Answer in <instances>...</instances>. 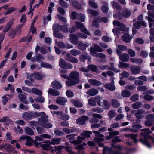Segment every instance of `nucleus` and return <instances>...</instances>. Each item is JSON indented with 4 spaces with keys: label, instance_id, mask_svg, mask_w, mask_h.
<instances>
[{
    "label": "nucleus",
    "instance_id": "5",
    "mask_svg": "<svg viewBox=\"0 0 154 154\" xmlns=\"http://www.w3.org/2000/svg\"><path fill=\"white\" fill-rule=\"evenodd\" d=\"M93 132L96 134V136L97 137L94 138V141L97 143L99 146L103 147V144L100 143V142L103 140L104 139L103 135L100 134L98 131H93Z\"/></svg>",
    "mask_w": 154,
    "mask_h": 154
},
{
    "label": "nucleus",
    "instance_id": "62",
    "mask_svg": "<svg viewBox=\"0 0 154 154\" xmlns=\"http://www.w3.org/2000/svg\"><path fill=\"white\" fill-rule=\"evenodd\" d=\"M116 114L113 110H111L109 112L108 116L110 118H112L115 116Z\"/></svg>",
    "mask_w": 154,
    "mask_h": 154
},
{
    "label": "nucleus",
    "instance_id": "2",
    "mask_svg": "<svg viewBox=\"0 0 154 154\" xmlns=\"http://www.w3.org/2000/svg\"><path fill=\"white\" fill-rule=\"evenodd\" d=\"M141 131L142 132L140 135L141 136H143L144 139L140 138L139 141L148 148H151L152 143H150V142L152 141L154 143V137H152L149 135L152 133V131L149 128L142 129L141 130Z\"/></svg>",
    "mask_w": 154,
    "mask_h": 154
},
{
    "label": "nucleus",
    "instance_id": "29",
    "mask_svg": "<svg viewBox=\"0 0 154 154\" xmlns=\"http://www.w3.org/2000/svg\"><path fill=\"white\" fill-rule=\"evenodd\" d=\"M94 99L97 102L98 105L100 106H103V104L101 101L102 100V98L99 96H97L94 97Z\"/></svg>",
    "mask_w": 154,
    "mask_h": 154
},
{
    "label": "nucleus",
    "instance_id": "20",
    "mask_svg": "<svg viewBox=\"0 0 154 154\" xmlns=\"http://www.w3.org/2000/svg\"><path fill=\"white\" fill-rule=\"evenodd\" d=\"M88 117L83 116L81 118L78 119V123L80 125H83L86 121L88 120Z\"/></svg>",
    "mask_w": 154,
    "mask_h": 154
},
{
    "label": "nucleus",
    "instance_id": "51",
    "mask_svg": "<svg viewBox=\"0 0 154 154\" xmlns=\"http://www.w3.org/2000/svg\"><path fill=\"white\" fill-rule=\"evenodd\" d=\"M68 26V24H67L64 25L62 26V29L61 30H62L65 33H67L69 32V29H68L67 27Z\"/></svg>",
    "mask_w": 154,
    "mask_h": 154
},
{
    "label": "nucleus",
    "instance_id": "42",
    "mask_svg": "<svg viewBox=\"0 0 154 154\" xmlns=\"http://www.w3.org/2000/svg\"><path fill=\"white\" fill-rule=\"evenodd\" d=\"M143 15L141 14L138 17V20L139 21V22L141 23V24L144 26H146V24L143 21Z\"/></svg>",
    "mask_w": 154,
    "mask_h": 154
},
{
    "label": "nucleus",
    "instance_id": "40",
    "mask_svg": "<svg viewBox=\"0 0 154 154\" xmlns=\"http://www.w3.org/2000/svg\"><path fill=\"white\" fill-rule=\"evenodd\" d=\"M33 75L35 79L38 80H41L42 79V75L40 73L38 72L34 73Z\"/></svg>",
    "mask_w": 154,
    "mask_h": 154
},
{
    "label": "nucleus",
    "instance_id": "32",
    "mask_svg": "<svg viewBox=\"0 0 154 154\" xmlns=\"http://www.w3.org/2000/svg\"><path fill=\"white\" fill-rule=\"evenodd\" d=\"M25 132L28 134L32 135L34 134V132L32 129L28 127H26L25 128Z\"/></svg>",
    "mask_w": 154,
    "mask_h": 154
},
{
    "label": "nucleus",
    "instance_id": "44",
    "mask_svg": "<svg viewBox=\"0 0 154 154\" xmlns=\"http://www.w3.org/2000/svg\"><path fill=\"white\" fill-rule=\"evenodd\" d=\"M91 111L97 113H101L103 111V110L100 107H95L91 109Z\"/></svg>",
    "mask_w": 154,
    "mask_h": 154
},
{
    "label": "nucleus",
    "instance_id": "63",
    "mask_svg": "<svg viewBox=\"0 0 154 154\" xmlns=\"http://www.w3.org/2000/svg\"><path fill=\"white\" fill-rule=\"evenodd\" d=\"M78 47L81 50H84L86 48V45L83 43H80L79 44Z\"/></svg>",
    "mask_w": 154,
    "mask_h": 154
},
{
    "label": "nucleus",
    "instance_id": "7",
    "mask_svg": "<svg viewBox=\"0 0 154 154\" xmlns=\"http://www.w3.org/2000/svg\"><path fill=\"white\" fill-rule=\"evenodd\" d=\"M48 116L44 112H41L40 117L38 119V123L42 126L46 122H48Z\"/></svg>",
    "mask_w": 154,
    "mask_h": 154
},
{
    "label": "nucleus",
    "instance_id": "61",
    "mask_svg": "<svg viewBox=\"0 0 154 154\" xmlns=\"http://www.w3.org/2000/svg\"><path fill=\"white\" fill-rule=\"evenodd\" d=\"M66 94L67 97L69 98L72 97L74 95L73 92L70 90H67L66 92Z\"/></svg>",
    "mask_w": 154,
    "mask_h": 154
},
{
    "label": "nucleus",
    "instance_id": "22",
    "mask_svg": "<svg viewBox=\"0 0 154 154\" xmlns=\"http://www.w3.org/2000/svg\"><path fill=\"white\" fill-rule=\"evenodd\" d=\"M70 41L72 43L76 45L77 44V35L74 34L70 35Z\"/></svg>",
    "mask_w": 154,
    "mask_h": 154
},
{
    "label": "nucleus",
    "instance_id": "9",
    "mask_svg": "<svg viewBox=\"0 0 154 154\" xmlns=\"http://www.w3.org/2000/svg\"><path fill=\"white\" fill-rule=\"evenodd\" d=\"M116 51L117 55L119 56V58L122 61L126 62L128 60L129 57L127 54L125 53L120 54L121 52L119 50L117 49Z\"/></svg>",
    "mask_w": 154,
    "mask_h": 154
},
{
    "label": "nucleus",
    "instance_id": "52",
    "mask_svg": "<svg viewBox=\"0 0 154 154\" xmlns=\"http://www.w3.org/2000/svg\"><path fill=\"white\" fill-rule=\"evenodd\" d=\"M66 63V62L63 59L61 58L60 59L59 62V65L60 67L63 69Z\"/></svg>",
    "mask_w": 154,
    "mask_h": 154
},
{
    "label": "nucleus",
    "instance_id": "48",
    "mask_svg": "<svg viewBox=\"0 0 154 154\" xmlns=\"http://www.w3.org/2000/svg\"><path fill=\"white\" fill-rule=\"evenodd\" d=\"M65 149L66 151L69 154H77L76 152L73 151L72 150V148L70 146H66L65 147Z\"/></svg>",
    "mask_w": 154,
    "mask_h": 154
},
{
    "label": "nucleus",
    "instance_id": "21",
    "mask_svg": "<svg viewBox=\"0 0 154 154\" xmlns=\"http://www.w3.org/2000/svg\"><path fill=\"white\" fill-rule=\"evenodd\" d=\"M88 82L90 84L94 86H98L101 84L100 82L94 79H89Z\"/></svg>",
    "mask_w": 154,
    "mask_h": 154
},
{
    "label": "nucleus",
    "instance_id": "10",
    "mask_svg": "<svg viewBox=\"0 0 154 154\" xmlns=\"http://www.w3.org/2000/svg\"><path fill=\"white\" fill-rule=\"evenodd\" d=\"M67 102V100L64 97H58L57 98L56 102L59 105L64 106Z\"/></svg>",
    "mask_w": 154,
    "mask_h": 154
},
{
    "label": "nucleus",
    "instance_id": "18",
    "mask_svg": "<svg viewBox=\"0 0 154 154\" xmlns=\"http://www.w3.org/2000/svg\"><path fill=\"white\" fill-rule=\"evenodd\" d=\"M144 113V111L142 110L139 109L137 110L135 115L137 118L138 119H142L143 118L144 116L143 114Z\"/></svg>",
    "mask_w": 154,
    "mask_h": 154
},
{
    "label": "nucleus",
    "instance_id": "33",
    "mask_svg": "<svg viewBox=\"0 0 154 154\" xmlns=\"http://www.w3.org/2000/svg\"><path fill=\"white\" fill-rule=\"evenodd\" d=\"M1 122H5L7 124L11 122V120L8 116H3L2 118L0 120Z\"/></svg>",
    "mask_w": 154,
    "mask_h": 154
},
{
    "label": "nucleus",
    "instance_id": "26",
    "mask_svg": "<svg viewBox=\"0 0 154 154\" xmlns=\"http://www.w3.org/2000/svg\"><path fill=\"white\" fill-rule=\"evenodd\" d=\"M98 90L95 89H90L87 92V94L90 96H94L98 93Z\"/></svg>",
    "mask_w": 154,
    "mask_h": 154
},
{
    "label": "nucleus",
    "instance_id": "19",
    "mask_svg": "<svg viewBox=\"0 0 154 154\" xmlns=\"http://www.w3.org/2000/svg\"><path fill=\"white\" fill-rule=\"evenodd\" d=\"M48 93L49 94L54 96H58L60 94L59 91L52 88H50L48 91Z\"/></svg>",
    "mask_w": 154,
    "mask_h": 154
},
{
    "label": "nucleus",
    "instance_id": "37",
    "mask_svg": "<svg viewBox=\"0 0 154 154\" xmlns=\"http://www.w3.org/2000/svg\"><path fill=\"white\" fill-rule=\"evenodd\" d=\"M41 126L43 128L48 129L51 128L53 126V125L51 123L47 122L43 125H42Z\"/></svg>",
    "mask_w": 154,
    "mask_h": 154
},
{
    "label": "nucleus",
    "instance_id": "36",
    "mask_svg": "<svg viewBox=\"0 0 154 154\" xmlns=\"http://www.w3.org/2000/svg\"><path fill=\"white\" fill-rule=\"evenodd\" d=\"M16 10V9L13 7H11L9 8L8 10L4 12V14L5 15H7L8 14L14 12Z\"/></svg>",
    "mask_w": 154,
    "mask_h": 154
},
{
    "label": "nucleus",
    "instance_id": "24",
    "mask_svg": "<svg viewBox=\"0 0 154 154\" xmlns=\"http://www.w3.org/2000/svg\"><path fill=\"white\" fill-rule=\"evenodd\" d=\"M62 29V26L59 25L58 24L56 23L54 24L53 26V29L54 30L53 32H59Z\"/></svg>",
    "mask_w": 154,
    "mask_h": 154
},
{
    "label": "nucleus",
    "instance_id": "64",
    "mask_svg": "<svg viewBox=\"0 0 154 154\" xmlns=\"http://www.w3.org/2000/svg\"><path fill=\"white\" fill-rule=\"evenodd\" d=\"M108 7L107 4H105V5H103L102 8V11L104 13H106L108 10Z\"/></svg>",
    "mask_w": 154,
    "mask_h": 154
},
{
    "label": "nucleus",
    "instance_id": "46",
    "mask_svg": "<svg viewBox=\"0 0 154 154\" xmlns=\"http://www.w3.org/2000/svg\"><path fill=\"white\" fill-rule=\"evenodd\" d=\"M150 38L151 41L154 42V29H151L150 30Z\"/></svg>",
    "mask_w": 154,
    "mask_h": 154
},
{
    "label": "nucleus",
    "instance_id": "15",
    "mask_svg": "<svg viewBox=\"0 0 154 154\" xmlns=\"http://www.w3.org/2000/svg\"><path fill=\"white\" fill-rule=\"evenodd\" d=\"M32 112H25L22 116V118L25 120H29L32 119Z\"/></svg>",
    "mask_w": 154,
    "mask_h": 154
},
{
    "label": "nucleus",
    "instance_id": "8",
    "mask_svg": "<svg viewBox=\"0 0 154 154\" xmlns=\"http://www.w3.org/2000/svg\"><path fill=\"white\" fill-rule=\"evenodd\" d=\"M103 51V49L97 45H95L94 47H91L90 48V54L92 55H94L96 54V51L101 52Z\"/></svg>",
    "mask_w": 154,
    "mask_h": 154
},
{
    "label": "nucleus",
    "instance_id": "43",
    "mask_svg": "<svg viewBox=\"0 0 154 154\" xmlns=\"http://www.w3.org/2000/svg\"><path fill=\"white\" fill-rule=\"evenodd\" d=\"M59 3L62 7L64 8H67L69 5L63 0H59Z\"/></svg>",
    "mask_w": 154,
    "mask_h": 154
},
{
    "label": "nucleus",
    "instance_id": "59",
    "mask_svg": "<svg viewBox=\"0 0 154 154\" xmlns=\"http://www.w3.org/2000/svg\"><path fill=\"white\" fill-rule=\"evenodd\" d=\"M88 12L89 14L94 16H96L98 14V12L92 9H88Z\"/></svg>",
    "mask_w": 154,
    "mask_h": 154
},
{
    "label": "nucleus",
    "instance_id": "4",
    "mask_svg": "<svg viewBox=\"0 0 154 154\" xmlns=\"http://www.w3.org/2000/svg\"><path fill=\"white\" fill-rule=\"evenodd\" d=\"M61 139L59 138H54L52 139L50 143H46L40 144V146L44 150H51L52 147L51 146V144H58L60 143Z\"/></svg>",
    "mask_w": 154,
    "mask_h": 154
},
{
    "label": "nucleus",
    "instance_id": "27",
    "mask_svg": "<svg viewBox=\"0 0 154 154\" xmlns=\"http://www.w3.org/2000/svg\"><path fill=\"white\" fill-rule=\"evenodd\" d=\"M31 93L37 95H41L42 94V92L40 90L35 88H32Z\"/></svg>",
    "mask_w": 154,
    "mask_h": 154
},
{
    "label": "nucleus",
    "instance_id": "11",
    "mask_svg": "<svg viewBox=\"0 0 154 154\" xmlns=\"http://www.w3.org/2000/svg\"><path fill=\"white\" fill-rule=\"evenodd\" d=\"M113 78H111V80L112 81V82H111L110 84L107 83L105 84L104 85V87L107 89H108L111 91H114L116 89V87H115L114 85V82L113 81Z\"/></svg>",
    "mask_w": 154,
    "mask_h": 154
},
{
    "label": "nucleus",
    "instance_id": "53",
    "mask_svg": "<svg viewBox=\"0 0 154 154\" xmlns=\"http://www.w3.org/2000/svg\"><path fill=\"white\" fill-rule=\"evenodd\" d=\"M89 104L92 106H94L96 105V101L94 99V98L92 99H90L88 100Z\"/></svg>",
    "mask_w": 154,
    "mask_h": 154
},
{
    "label": "nucleus",
    "instance_id": "38",
    "mask_svg": "<svg viewBox=\"0 0 154 154\" xmlns=\"http://www.w3.org/2000/svg\"><path fill=\"white\" fill-rule=\"evenodd\" d=\"M40 65L43 67L47 68L49 69H52L53 68L51 64L45 62L41 63Z\"/></svg>",
    "mask_w": 154,
    "mask_h": 154
},
{
    "label": "nucleus",
    "instance_id": "1",
    "mask_svg": "<svg viewBox=\"0 0 154 154\" xmlns=\"http://www.w3.org/2000/svg\"><path fill=\"white\" fill-rule=\"evenodd\" d=\"M113 24L114 26L119 27L118 29L115 28L112 30V32H113L114 35H118L119 33V30L122 31H123V32L124 35L122 36V39L126 42L128 43L129 42L132 38L130 37L128 34V28H125L124 24H121L120 22L117 21H114Z\"/></svg>",
    "mask_w": 154,
    "mask_h": 154
},
{
    "label": "nucleus",
    "instance_id": "54",
    "mask_svg": "<svg viewBox=\"0 0 154 154\" xmlns=\"http://www.w3.org/2000/svg\"><path fill=\"white\" fill-rule=\"evenodd\" d=\"M88 70L93 71H95L97 69V68L95 66L92 65H88Z\"/></svg>",
    "mask_w": 154,
    "mask_h": 154
},
{
    "label": "nucleus",
    "instance_id": "17",
    "mask_svg": "<svg viewBox=\"0 0 154 154\" xmlns=\"http://www.w3.org/2000/svg\"><path fill=\"white\" fill-rule=\"evenodd\" d=\"M51 85L52 87L54 88L57 89H60L62 87L61 83L56 80L52 82Z\"/></svg>",
    "mask_w": 154,
    "mask_h": 154
},
{
    "label": "nucleus",
    "instance_id": "23",
    "mask_svg": "<svg viewBox=\"0 0 154 154\" xmlns=\"http://www.w3.org/2000/svg\"><path fill=\"white\" fill-rule=\"evenodd\" d=\"M68 80L66 81V85L69 86H72L76 84L77 82L70 78H69Z\"/></svg>",
    "mask_w": 154,
    "mask_h": 154
},
{
    "label": "nucleus",
    "instance_id": "14",
    "mask_svg": "<svg viewBox=\"0 0 154 154\" xmlns=\"http://www.w3.org/2000/svg\"><path fill=\"white\" fill-rule=\"evenodd\" d=\"M92 117L94 118H91L90 120V122L92 123H96L98 122L99 120L97 118L101 119L102 118V116L99 114L94 113L92 115Z\"/></svg>",
    "mask_w": 154,
    "mask_h": 154
},
{
    "label": "nucleus",
    "instance_id": "56",
    "mask_svg": "<svg viewBox=\"0 0 154 154\" xmlns=\"http://www.w3.org/2000/svg\"><path fill=\"white\" fill-rule=\"evenodd\" d=\"M82 22H84L85 20V17L84 14H79L78 15V19Z\"/></svg>",
    "mask_w": 154,
    "mask_h": 154
},
{
    "label": "nucleus",
    "instance_id": "47",
    "mask_svg": "<svg viewBox=\"0 0 154 154\" xmlns=\"http://www.w3.org/2000/svg\"><path fill=\"white\" fill-rule=\"evenodd\" d=\"M57 17L59 20L64 23H66L67 21L66 18L63 17L60 14H57Z\"/></svg>",
    "mask_w": 154,
    "mask_h": 154
},
{
    "label": "nucleus",
    "instance_id": "45",
    "mask_svg": "<svg viewBox=\"0 0 154 154\" xmlns=\"http://www.w3.org/2000/svg\"><path fill=\"white\" fill-rule=\"evenodd\" d=\"M103 102L104 105L103 106L104 108L106 110L108 109L110 107V105L109 104L108 101L106 100H103Z\"/></svg>",
    "mask_w": 154,
    "mask_h": 154
},
{
    "label": "nucleus",
    "instance_id": "49",
    "mask_svg": "<svg viewBox=\"0 0 154 154\" xmlns=\"http://www.w3.org/2000/svg\"><path fill=\"white\" fill-rule=\"evenodd\" d=\"M36 130L38 133L39 134H41L44 133L45 131V129L40 126H37L36 127Z\"/></svg>",
    "mask_w": 154,
    "mask_h": 154
},
{
    "label": "nucleus",
    "instance_id": "60",
    "mask_svg": "<svg viewBox=\"0 0 154 154\" xmlns=\"http://www.w3.org/2000/svg\"><path fill=\"white\" fill-rule=\"evenodd\" d=\"M66 71L64 70H62L60 72V76L61 77L66 79H69V77L66 75L65 74Z\"/></svg>",
    "mask_w": 154,
    "mask_h": 154
},
{
    "label": "nucleus",
    "instance_id": "55",
    "mask_svg": "<svg viewBox=\"0 0 154 154\" xmlns=\"http://www.w3.org/2000/svg\"><path fill=\"white\" fill-rule=\"evenodd\" d=\"M88 4L90 5L94 8H97L98 7L97 4L91 0L89 1H88Z\"/></svg>",
    "mask_w": 154,
    "mask_h": 154
},
{
    "label": "nucleus",
    "instance_id": "16",
    "mask_svg": "<svg viewBox=\"0 0 154 154\" xmlns=\"http://www.w3.org/2000/svg\"><path fill=\"white\" fill-rule=\"evenodd\" d=\"M64 147L63 146H55L54 149L51 150V152L54 153V152L57 151L56 154H60L62 152L61 151V149Z\"/></svg>",
    "mask_w": 154,
    "mask_h": 154
},
{
    "label": "nucleus",
    "instance_id": "50",
    "mask_svg": "<svg viewBox=\"0 0 154 154\" xmlns=\"http://www.w3.org/2000/svg\"><path fill=\"white\" fill-rule=\"evenodd\" d=\"M16 34V32L14 30H11L8 33L9 36L12 38L15 37Z\"/></svg>",
    "mask_w": 154,
    "mask_h": 154
},
{
    "label": "nucleus",
    "instance_id": "25",
    "mask_svg": "<svg viewBox=\"0 0 154 154\" xmlns=\"http://www.w3.org/2000/svg\"><path fill=\"white\" fill-rule=\"evenodd\" d=\"M44 57L41 54L36 53V54L35 60L39 63H42V59L44 60Z\"/></svg>",
    "mask_w": 154,
    "mask_h": 154
},
{
    "label": "nucleus",
    "instance_id": "30",
    "mask_svg": "<svg viewBox=\"0 0 154 154\" xmlns=\"http://www.w3.org/2000/svg\"><path fill=\"white\" fill-rule=\"evenodd\" d=\"M119 134V132L117 131H114L111 132L109 133V136L106 137V138L107 139H110L112 138L115 135H118Z\"/></svg>",
    "mask_w": 154,
    "mask_h": 154
},
{
    "label": "nucleus",
    "instance_id": "35",
    "mask_svg": "<svg viewBox=\"0 0 154 154\" xmlns=\"http://www.w3.org/2000/svg\"><path fill=\"white\" fill-rule=\"evenodd\" d=\"M70 78L77 82V72H73L70 73Z\"/></svg>",
    "mask_w": 154,
    "mask_h": 154
},
{
    "label": "nucleus",
    "instance_id": "6",
    "mask_svg": "<svg viewBox=\"0 0 154 154\" xmlns=\"http://www.w3.org/2000/svg\"><path fill=\"white\" fill-rule=\"evenodd\" d=\"M154 115L153 114H149L145 117L146 120L144 122V125L147 127L151 126L154 122Z\"/></svg>",
    "mask_w": 154,
    "mask_h": 154
},
{
    "label": "nucleus",
    "instance_id": "3",
    "mask_svg": "<svg viewBox=\"0 0 154 154\" xmlns=\"http://www.w3.org/2000/svg\"><path fill=\"white\" fill-rule=\"evenodd\" d=\"M91 133L90 131H85L81 134L82 137H78V150L82 149L84 148L83 146H85L86 144L83 143V144H79L81 143L82 141L84 140L85 138H89L90 137V134Z\"/></svg>",
    "mask_w": 154,
    "mask_h": 154
},
{
    "label": "nucleus",
    "instance_id": "39",
    "mask_svg": "<svg viewBox=\"0 0 154 154\" xmlns=\"http://www.w3.org/2000/svg\"><path fill=\"white\" fill-rule=\"evenodd\" d=\"M34 100L36 102L42 103L44 102L45 98L42 96H40L35 98Z\"/></svg>",
    "mask_w": 154,
    "mask_h": 154
},
{
    "label": "nucleus",
    "instance_id": "34",
    "mask_svg": "<svg viewBox=\"0 0 154 154\" xmlns=\"http://www.w3.org/2000/svg\"><path fill=\"white\" fill-rule=\"evenodd\" d=\"M53 34L54 37L60 39H63L64 37L63 35L59 32H53Z\"/></svg>",
    "mask_w": 154,
    "mask_h": 154
},
{
    "label": "nucleus",
    "instance_id": "41",
    "mask_svg": "<svg viewBox=\"0 0 154 154\" xmlns=\"http://www.w3.org/2000/svg\"><path fill=\"white\" fill-rule=\"evenodd\" d=\"M142 105L141 102H138L133 104L132 107L134 109H137L140 108Z\"/></svg>",
    "mask_w": 154,
    "mask_h": 154
},
{
    "label": "nucleus",
    "instance_id": "13",
    "mask_svg": "<svg viewBox=\"0 0 154 154\" xmlns=\"http://www.w3.org/2000/svg\"><path fill=\"white\" fill-rule=\"evenodd\" d=\"M80 29L85 34L88 35H90L88 31L86 29V28L83 25V24L81 23H78V29Z\"/></svg>",
    "mask_w": 154,
    "mask_h": 154
},
{
    "label": "nucleus",
    "instance_id": "28",
    "mask_svg": "<svg viewBox=\"0 0 154 154\" xmlns=\"http://www.w3.org/2000/svg\"><path fill=\"white\" fill-rule=\"evenodd\" d=\"M122 96L124 97H129L131 95L130 92L127 90H123L121 92Z\"/></svg>",
    "mask_w": 154,
    "mask_h": 154
},
{
    "label": "nucleus",
    "instance_id": "58",
    "mask_svg": "<svg viewBox=\"0 0 154 154\" xmlns=\"http://www.w3.org/2000/svg\"><path fill=\"white\" fill-rule=\"evenodd\" d=\"M131 14V12L130 11L127 9H125L123 12V15L125 17H127L130 15Z\"/></svg>",
    "mask_w": 154,
    "mask_h": 154
},
{
    "label": "nucleus",
    "instance_id": "12",
    "mask_svg": "<svg viewBox=\"0 0 154 154\" xmlns=\"http://www.w3.org/2000/svg\"><path fill=\"white\" fill-rule=\"evenodd\" d=\"M132 73L136 75L139 74L141 70V67L138 66H133L131 67Z\"/></svg>",
    "mask_w": 154,
    "mask_h": 154
},
{
    "label": "nucleus",
    "instance_id": "57",
    "mask_svg": "<svg viewBox=\"0 0 154 154\" xmlns=\"http://www.w3.org/2000/svg\"><path fill=\"white\" fill-rule=\"evenodd\" d=\"M117 47L118 48V50H120V51H126L127 50V47L122 45H119ZM117 49H116V50Z\"/></svg>",
    "mask_w": 154,
    "mask_h": 154
},
{
    "label": "nucleus",
    "instance_id": "31",
    "mask_svg": "<svg viewBox=\"0 0 154 154\" xmlns=\"http://www.w3.org/2000/svg\"><path fill=\"white\" fill-rule=\"evenodd\" d=\"M112 106L115 108H117L120 106V103L116 100L113 99L111 100Z\"/></svg>",
    "mask_w": 154,
    "mask_h": 154
}]
</instances>
